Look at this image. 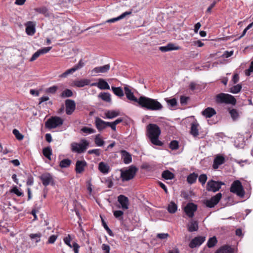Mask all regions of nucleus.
Instances as JSON below:
<instances>
[{
  "mask_svg": "<svg viewBox=\"0 0 253 253\" xmlns=\"http://www.w3.org/2000/svg\"><path fill=\"white\" fill-rule=\"evenodd\" d=\"M167 102L171 107H174L177 104V101L175 98L169 99L167 101Z\"/></svg>",
  "mask_w": 253,
  "mask_h": 253,
  "instance_id": "obj_60",
  "label": "nucleus"
},
{
  "mask_svg": "<svg viewBox=\"0 0 253 253\" xmlns=\"http://www.w3.org/2000/svg\"><path fill=\"white\" fill-rule=\"evenodd\" d=\"M13 134L15 135V137L18 140H21L23 138V135L20 133L17 129H14L12 131Z\"/></svg>",
  "mask_w": 253,
  "mask_h": 253,
  "instance_id": "obj_48",
  "label": "nucleus"
},
{
  "mask_svg": "<svg viewBox=\"0 0 253 253\" xmlns=\"http://www.w3.org/2000/svg\"><path fill=\"white\" fill-rule=\"evenodd\" d=\"M82 143H78L77 142H73L71 144V149L72 152L78 153H83L86 149L87 146L89 143L86 140H82Z\"/></svg>",
  "mask_w": 253,
  "mask_h": 253,
  "instance_id": "obj_5",
  "label": "nucleus"
},
{
  "mask_svg": "<svg viewBox=\"0 0 253 253\" xmlns=\"http://www.w3.org/2000/svg\"><path fill=\"white\" fill-rule=\"evenodd\" d=\"M113 214L116 218L119 219H123L124 212L122 211H113Z\"/></svg>",
  "mask_w": 253,
  "mask_h": 253,
  "instance_id": "obj_50",
  "label": "nucleus"
},
{
  "mask_svg": "<svg viewBox=\"0 0 253 253\" xmlns=\"http://www.w3.org/2000/svg\"><path fill=\"white\" fill-rule=\"evenodd\" d=\"M198 176V174L194 172L191 173L187 176V181L191 184L194 183L196 181Z\"/></svg>",
  "mask_w": 253,
  "mask_h": 253,
  "instance_id": "obj_35",
  "label": "nucleus"
},
{
  "mask_svg": "<svg viewBox=\"0 0 253 253\" xmlns=\"http://www.w3.org/2000/svg\"><path fill=\"white\" fill-rule=\"evenodd\" d=\"M169 235L168 233H159L158 234L157 237L161 239H165L169 237Z\"/></svg>",
  "mask_w": 253,
  "mask_h": 253,
  "instance_id": "obj_63",
  "label": "nucleus"
},
{
  "mask_svg": "<svg viewBox=\"0 0 253 253\" xmlns=\"http://www.w3.org/2000/svg\"><path fill=\"white\" fill-rule=\"evenodd\" d=\"M87 163L84 160H78L75 166V171L77 173H82L84 171Z\"/></svg>",
  "mask_w": 253,
  "mask_h": 253,
  "instance_id": "obj_14",
  "label": "nucleus"
},
{
  "mask_svg": "<svg viewBox=\"0 0 253 253\" xmlns=\"http://www.w3.org/2000/svg\"><path fill=\"white\" fill-rule=\"evenodd\" d=\"M81 131L86 134H91L95 132V129L86 126H84L82 128Z\"/></svg>",
  "mask_w": 253,
  "mask_h": 253,
  "instance_id": "obj_46",
  "label": "nucleus"
},
{
  "mask_svg": "<svg viewBox=\"0 0 253 253\" xmlns=\"http://www.w3.org/2000/svg\"><path fill=\"white\" fill-rule=\"evenodd\" d=\"M137 170L135 167L130 166L128 169L122 170H121V177L122 181H128L132 179Z\"/></svg>",
  "mask_w": 253,
  "mask_h": 253,
  "instance_id": "obj_4",
  "label": "nucleus"
},
{
  "mask_svg": "<svg viewBox=\"0 0 253 253\" xmlns=\"http://www.w3.org/2000/svg\"><path fill=\"white\" fill-rule=\"evenodd\" d=\"M66 113L67 115H71L76 108L75 102L71 99H67L65 101Z\"/></svg>",
  "mask_w": 253,
  "mask_h": 253,
  "instance_id": "obj_12",
  "label": "nucleus"
},
{
  "mask_svg": "<svg viewBox=\"0 0 253 253\" xmlns=\"http://www.w3.org/2000/svg\"><path fill=\"white\" fill-rule=\"evenodd\" d=\"M242 89V85L240 84L234 85L230 88L229 91L232 93H237Z\"/></svg>",
  "mask_w": 253,
  "mask_h": 253,
  "instance_id": "obj_41",
  "label": "nucleus"
},
{
  "mask_svg": "<svg viewBox=\"0 0 253 253\" xmlns=\"http://www.w3.org/2000/svg\"><path fill=\"white\" fill-rule=\"evenodd\" d=\"M118 201L121 205V208L123 210L128 209L129 201L127 197L123 195H120L118 197Z\"/></svg>",
  "mask_w": 253,
  "mask_h": 253,
  "instance_id": "obj_18",
  "label": "nucleus"
},
{
  "mask_svg": "<svg viewBox=\"0 0 253 253\" xmlns=\"http://www.w3.org/2000/svg\"><path fill=\"white\" fill-rule=\"evenodd\" d=\"M197 210V206L193 203H189L185 207L184 211L189 217L194 216V212Z\"/></svg>",
  "mask_w": 253,
  "mask_h": 253,
  "instance_id": "obj_17",
  "label": "nucleus"
},
{
  "mask_svg": "<svg viewBox=\"0 0 253 253\" xmlns=\"http://www.w3.org/2000/svg\"><path fill=\"white\" fill-rule=\"evenodd\" d=\"M205 237L203 236H198L191 240L189 244L190 248L193 249L200 246L205 241Z\"/></svg>",
  "mask_w": 253,
  "mask_h": 253,
  "instance_id": "obj_13",
  "label": "nucleus"
},
{
  "mask_svg": "<svg viewBox=\"0 0 253 253\" xmlns=\"http://www.w3.org/2000/svg\"><path fill=\"white\" fill-rule=\"evenodd\" d=\"M221 198L222 194L218 193L215 196H212L210 199L206 200L204 204L208 208H213L218 203Z\"/></svg>",
  "mask_w": 253,
  "mask_h": 253,
  "instance_id": "obj_9",
  "label": "nucleus"
},
{
  "mask_svg": "<svg viewBox=\"0 0 253 253\" xmlns=\"http://www.w3.org/2000/svg\"><path fill=\"white\" fill-rule=\"evenodd\" d=\"M105 115L108 119H113L119 116V113L115 111H108Z\"/></svg>",
  "mask_w": 253,
  "mask_h": 253,
  "instance_id": "obj_40",
  "label": "nucleus"
},
{
  "mask_svg": "<svg viewBox=\"0 0 253 253\" xmlns=\"http://www.w3.org/2000/svg\"><path fill=\"white\" fill-rule=\"evenodd\" d=\"M45 102L46 105H51L52 102L49 100V98L47 96H43L39 99V105H43V103Z\"/></svg>",
  "mask_w": 253,
  "mask_h": 253,
  "instance_id": "obj_34",
  "label": "nucleus"
},
{
  "mask_svg": "<svg viewBox=\"0 0 253 253\" xmlns=\"http://www.w3.org/2000/svg\"><path fill=\"white\" fill-rule=\"evenodd\" d=\"M94 124L97 129L99 131H101L108 127V122H105L98 117H96Z\"/></svg>",
  "mask_w": 253,
  "mask_h": 253,
  "instance_id": "obj_16",
  "label": "nucleus"
},
{
  "mask_svg": "<svg viewBox=\"0 0 253 253\" xmlns=\"http://www.w3.org/2000/svg\"><path fill=\"white\" fill-rule=\"evenodd\" d=\"M72 161L68 159H65L62 160L59 164V166L61 168L69 167L71 164Z\"/></svg>",
  "mask_w": 253,
  "mask_h": 253,
  "instance_id": "obj_39",
  "label": "nucleus"
},
{
  "mask_svg": "<svg viewBox=\"0 0 253 253\" xmlns=\"http://www.w3.org/2000/svg\"><path fill=\"white\" fill-rule=\"evenodd\" d=\"M122 158L123 162L126 164H129L132 161L131 155L125 150L121 151Z\"/></svg>",
  "mask_w": 253,
  "mask_h": 253,
  "instance_id": "obj_24",
  "label": "nucleus"
},
{
  "mask_svg": "<svg viewBox=\"0 0 253 253\" xmlns=\"http://www.w3.org/2000/svg\"><path fill=\"white\" fill-rule=\"evenodd\" d=\"M187 227L188 230L190 232L196 231L199 228L198 222L193 220H191L187 225Z\"/></svg>",
  "mask_w": 253,
  "mask_h": 253,
  "instance_id": "obj_27",
  "label": "nucleus"
},
{
  "mask_svg": "<svg viewBox=\"0 0 253 253\" xmlns=\"http://www.w3.org/2000/svg\"><path fill=\"white\" fill-rule=\"evenodd\" d=\"M35 10L39 13L43 14L45 16L48 17L50 15L47 8L44 6L35 8Z\"/></svg>",
  "mask_w": 253,
  "mask_h": 253,
  "instance_id": "obj_32",
  "label": "nucleus"
},
{
  "mask_svg": "<svg viewBox=\"0 0 253 253\" xmlns=\"http://www.w3.org/2000/svg\"><path fill=\"white\" fill-rule=\"evenodd\" d=\"M94 142L98 146H102L104 144V141L100 138L99 134L95 136Z\"/></svg>",
  "mask_w": 253,
  "mask_h": 253,
  "instance_id": "obj_45",
  "label": "nucleus"
},
{
  "mask_svg": "<svg viewBox=\"0 0 253 253\" xmlns=\"http://www.w3.org/2000/svg\"><path fill=\"white\" fill-rule=\"evenodd\" d=\"M230 191L240 197H244L245 195V191L242 183L238 180H236L232 183L230 187Z\"/></svg>",
  "mask_w": 253,
  "mask_h": 253,
  "instance_id": "obj_6",
  "label": "nucleus"
},
{
  "mask_svg": "<svg viewBox=\"0 0 253 253\" xmlns=\"http://www.w3.org/2000/svg\"><path fill=\"white\" fill-rule=\"evenodd\" d=\"M102 249L105 253H109L110 248L109 245L103 244L102 246Z\"/></svg>",
  "mask_w": 253,
  "mask_h": 253,
  "instance_id": "obj_62",
  "label": "nucleus"
},
{
  "mask_svg": "<svg viewBox=\"0 0 253 253\" xmlns=\"http://www.w3.org/2000/svg\"><path fill=\"white\" fill-rule=\"evenodd\" d=\"M112 89L114 93L119 97H123L124 95V92L120 87H112Z\"/></svg>",
  "mask_w": 253,
  "mask_h": 253,
  "instance_id": "obj_37",
  "label": "nucleus"
},
{
  "mask_svg": "<svg viewBox=\"0 0 253 253\" xmlns=\"http://www.w3.org/2000/svg\"><path fill=\"white\" fill-rule=\"evenodd\" d=\"M98 169L101 172L104 174H106L109 172L110 167L107 164L103 162H101L99 163Z\"/></svg>",
  "mask_w": 253,
  "mask_h": 253,
  "instance_id": "obj_26",
  "label": "nucleus"
},
{
  "mask_svg": "<svg viewBox=\"0 0 253 253\" xmlns=\"http://www.w3.org/2000/svg\"><path fill=\"white\" fill-rule=\"evenodd\" d=\"M26 32L29 35H32V21H28L25 24Z\"/></svg>",
  "mask_w": 253,
  "mask_h": 253,
  "instance_id": "obj_49",
  "label": "nucleus"
},
{
  "mask_svg": "<svg viewBox=\"0 0 253 253\" xmlns=\"http://www.w3.org/2000/svg\"><path fill=\"white\" fill-rule=\"evenodd\" d=\"M225 162V158L221 155L217 156L214 159L212 167L214 169H217L219 166Z\"/></svg>",
  "mask_w": 253,
  "mask_h": 253,
  "instance_id": "obj_22",
  "label": "nucleus"
},
{
  "mask_svg": "<svg viewBox=\"0 0 253 253\" xmlns=\"http://www.w3.org/2000/svg\"><path fill=\"white\" fill-rule=\"evenodd\" d=\"M216 113L214 109L211 107H208L202 112V114L206 118H211Z\"/></svg>",
  "mask_w": 253,
  "mask_h": 253,
  "instance_id": "obj_23",
  "label": "nucleus"
},
{
  "mask_svg": "<svg viewBox=\"0 0 253 253\" xmlns=\"http://www.w3.org/2000/svg\"><path fill=\"white\" fill-rule=\"evenodd\" d=\"M63 120L59 117H52L46 122L45 126L49 129L56 128L63 124Z\"/></svg>",
  "mask_w": 253,
  "mask_h": 253,
  "instance_id": "obj_7",
  "label": "nucleus"
},
{
  "mask_svg": "<svg viewBox=\"0 0 253 253\" xmlns=\"http://www.w3.org/2000/svg\"><path fill=\"white\" fill-rule=\"evenodd\" d=\"M231 117L234 120H236L239 117V114L237 111L235 109H232L229 111Z\"/></svg>",
  "mask_w": 253,
  "mask_h": 253,
  "instance_id": "obj_47",
  "label": "nucleus"
},
{
  "mask_svg": "<svg viewBox=\"0 0 253 253\" xmlns=\"http://www.w3.org/2000/svg\"><path fill=\"white\" fill-rule=\"evenodd\" d=\"M199 182L202 185H204L207 180V176L205 174H201L198 179Z\"/></svg>",
  "mask_w": 253,
  "mask_h": 253,
  "instance_id": "obj_52",
  "label": "nucleus"
},
{
  "mask_svg": "<svg viewBox=\"0 0 253 253\" xmlns=\"http://www.w3.org/2000/svg\"><path fill=\"white\" fill-rule=\"evenodd\" d=\"M43 155L48 160H51V155L52 154L51 149L50 147H46L43 149Z\"/></svg>",
  "mask_w": 253,
  "mask_h": 253,
  "instance_id": "obj_38",
  "label": "nucleus"
},
{
  "mask_svg": "<svg viewBox=\"0 0 253 253\" xmlns=\"http://www.w3.org/2000/svg\"><path fill=\"white\" fill-rule=\"evenodd\" d=\"M63 240H64V243L67 245H68L71 248H73L75 253H79V248L80 247L78 245V244L76 242H74L73 243V245H71L70 244L71 236L69 234H68L67 237H65L64 238Z\"/></svg>",
  "mask_w": 253,
  "mask_h": 253,
  "instance_id": "obj_19",
  "label": "nucleus"
},
{
  "mask_svg": "<svg viewBox=\"0 0 253 253\" xmlns=\"http://www.w3.org/2000/svg\"><path fill=\"white\" fill-rule=\"evenodd\" d=\"M99 97L106 102H110L111 99L110 94L109 93H101L99 94Z\"/></svg>",
  "mask_w": 253,
  "mask_h": 253,
  "instance_id": "obj_42",
  "label": "nucleus"
},
{
  "mask_svg": "<svg viewBox=\"0 0 253 253\" xmlns=\"http://www.w3.org/2000/svg\"><path fill=\"white\" fill-rule=\"evenodd\" d=\"M73 95V92L71 89H66L64 90L61 94V96L63 98L70 97Z\"/></svg>",
  "mask_w": 253,
  "mask_h": 253,
  "instance_id": "obj_43",
  "label": "nucleus"
},
{
  "mask_svg": "<svg viewBox=\"0 0 253 253\" xmlns=\"http://www.w3.org/2000/svg\"><path fill=\"white\" fill-rule=\"evenodd\" d=\"M131 13H132L131 11H126V12H124L123 13H122L121 15H120L119 16H118V17H117L116 18H114L110 19L108 20L106 22H108V23L115 22L117 21H118L119 20L123 19L126 15H130L131 14Z\"/></svg>",
  "mask_w": 253,
  "mask_h": 253,
  "instance_id": "obj_30",
  "label": "nucleus"
},
{
  "mask_svg": "<svg viewBox=\"0 0 253 253\" xmlns=\"http://www.w3.org/2000/svg\"><path fill=\"white\" fill-rule=\"evenodd\" d=\"M57 87L56 86H53L46 89V91L48 93H54L57 90Z\"/></svg>",
  "mask_w": 253,
  "mask_h": 253,
  "instance_id": "obj_61",
  "label": "nucleus"
},
{
  "mask_svg": "<svg viewBox=\"0 0 253 253\" xmlns=\"http://www.w3.org/2000/svg\"><path fill=\"white\" fill-rule=\"evenodd\" d=\"M89 84V80H75L73 85L77 87H83Z\"/></svg>",
  "mask_w": 253,
  "mask_h": 253,
  "instance_id": "obj_31",
  "label": "nucleus"
},
{
  "mask_svg": "<svg viewBox=\"0 0 253 253\" xmlns=\"http://www.w3.org/2000/svg\"><path fill=\"white\" fill-rule=\"evenodd\" d=\"M199 124L197 122H193L191 124L190 133L194 137H196L199 135Z\"/></svg>",
  "mask_w": 253,
  "mask_h": 253,
  "instance_id": "obj_25",
  "label": "nucleus"
},
{
  "mask_svg": "<svg viewBox=\"0 0 253 253\" xmlns=\"http://www.w3.org/2000/svg\"><path fill=\"white\" fill-rule=\"evenodd\" d=\"M102 223L105 229L107 231V233L111 236H113L114 234L111 229L109 228L106 223L104 221V220L102 219Z\"/></svg>",
  "mask_w": 253,
  "mask_h": 253,
  "instance_id": "obj_51",
  "label": "nucleus"
},
{
  "mask_svg": "<svg viewBox=\"0 0 253 253\" xmlns=\"http://www.w3.org/2000/svg\"><path fill=\"white\" fill-rule=\"evenodd\" d=\"M178 143L176 140L172 141L169 144V147L172 150H176L178 148Z\"/></svg>",
  "mask_w": 253,
  "mask_h": 253,
  "instance_id": "obj_53",
  "label": "nucleus"
},
{
  "mask_svg": "<svg viewBox=\"0 0 253 253\" xmlns=\"http://www.w3.org/2000/svg\"><path fill=\"white\" fill-rule=\"evenodd\" d=\"M167 45L169 51L173 50H178L180 49V46H176L174 44L172 43H168Z\"/></svg>",
  "mask_w": 253,
  "mask_h": 253,
  "instance_id": "obj_57",
  "label": "nucleus"
},
{
  "mask_svg": "<svg viewBox=\"0 0 253 253\" xmlns=\"http://www.w3.org/2000/svg\"><path fill=\"white\" fill-rule=\"evenodd\" d=\"M252 73H253V60L251 62L249 68L245 71V75L247 76H250Z\"/></svg>",
  "mask_w": 253,
  "mask_h": 253,
  "instance_id": "obj_54",
  "label": "nucleus"
},
{
  "mask_svg": "<svg viewBox=\"0 0 253 253\" xmlns=\"http://www.w3.org/2000/svg\"><path fill=\"white\" fill-rule=\"evenodd\" d=\"M217 241L215 237L210 238L207 243V246L209 248L213 247L217 243Z\"/></svg>",
  "mask_w": 253,
  "mask_h": 253,
  "instance_id": "obj_44",
  "label": "nucleus"
},
{
  "mask_svg": "<svg viewBox=\"0 0 253 253\" xmlns=\"http://www.w3.org/2000/svg\"><path fill=\"white\" fill-rule=\"evenodd\" d=\"M177 210V206L173 202H171L168 205V211L170 213H175Z\"/></svg>",
  "mask_w": 253,
  "mask_h": 253,
  "instance_id": "obj_36",
  "label": "nucleus"
},
{
  "mask_svg": "<svg viewBox=\"0 0 253 253\" xmlns=\"http://www.w3.org/2000/svg\"><path fill=\"white\" fill-rule=\"evenodd\" d=\"M139 105L150 110H160L163 108L162 104L157 100L144 96L139 97Z\"/></svg>",
  "mask_w": 253,
  "mask_h": 253,
  "instance_id": "obj_2",
  "label": "nucleus"
},
{
  "mask_svg": "<svg viewBox=\"0 0 253 253\" xmlns=\"http://www.w3.org/2000/svg\"><path fill=\"white\" fill-rule=\"evenodd\" d=\"M215 101L217 104H226L235 105L236 103L235 98L229 94L220 93L217 94L214 98Z\"/></svg>",
  "mask_w": 253,
  "mask_h": 253,
  "instance_id": "obj_3",
  "label": "nucleus"
},
{
  "mask_svg": "<svg viewBox=\"0 0 253 253\" xmlns=\"http://www.w3.org/2000/svg\"><path fill=\"white\" fill-rule=\"evenodd\" d=\"M52 48L51 46L45 47L39 49L34 54H33V61L36 60L41 55L45 54L49 52Z\"/></svg>",
  "mask_w": 253,
  "mask_h": 253,
  "instance_id": "obj_21",
  "label": "nucleus"
},
{
  "mask_svg": "<svg viewBox=\"0 0 253 253\" xmlns=\"http://www.w3.org/2000/svg\"><path fill=\"white\" fill-rule=\"evenodd\" d=\"M162 176L164 179L167 180L172 179L174 177V174L168 170L164 171L162 174Z\"/></svg>",
  "mask_w": 253,
  "mask_h": 253,
  "instance_id": "obj_33",
  "label": "nucleus"
},
{
  "mask_svg": "<svg viewBox=\"0 0 253 253\" xmlns=\"http://www.w3.org/2000/svg\"><path fill=\"white\" fill-rule=\"evenodd\" d=\"M89 154H94L96 156H99L101 153V150L99 149L89 150L88 151Z\"/></svg>",
  "mask_w": 253,
  "mask_h": 253,
  "instance_id": "obj_56",
  "label": "nucleus"
},
{
  "mask_svg": "<svg viewBox=\"0 0 253 253\" xmlns=\"http://www.w3.org/2000/svg\"><path fill=\"white\" fill-rule=\"evenodd\" d=\"M41 180L42 181L43 185L45 186H47L50 183H52L53 178L52 176L48 173L42 174L40 176Z\"/></svg>",
  "mask_w": 253,
  "mask_h": 253,
  "instance_id": "obj_20",
  "label": "nucleus"
},
{
  "mask_svg": "<svg viewBox=\"0 0 253 253\" xmlns=\"http://www.w3.org/2000/svg\"><path fill=\"white\" fill-rule=\"evenodd\" d=\"M11 192L14 193L18 196H21L23 193L20 192L16 186L14 187L11 190Z\"/></svg>",
  "mask_w": 253,
  "mask_h": 253,
  "instance_id": "obj_58",
  "label": "nucleus"
},
{
  "mask_svg": "<svg viewBox=\"0 0 253 253\" xmlns=\"http://www.w3.org/2000/svg\"><path fill=\"white\" fill-rule=\"evenodd\" d=\"M124 90L125 94L127 97V98L132 101H134L135 102H137L139 104V98L137 99L135 97L133 94V93L131 91V89L129 88V86L126 85L124 87Z\"/></svg>",
  "mask_w": 253,
  "mask_h": 253,
  "instance_id": "obj_15",
  "label": "nucleus"
},
{
  "mask_svg": "<svg viewBox=\"0 0 253 253\" xmlns=\"http://www.w3.org/2000/svg\"><path fill=\"white\" fill-rule=\"evenodd\" d=\"M84 66V63L82 60H80L77 65L74 66L71 69H69L66 71L64 73L59 75V78H66L67 75L70 74H73L76 71L81 69Z\"/></svg>",
  "mask_w": 253,
  "mask_h": 253,
  "instance_id": "obj_11",
  "label": "nucleus"
},
{
  "mask_svg": "<svg viewBox=\"0 0 253 253\" xmlns=\"http://www.w3.org/2000/svg\"><path fill=\"white\" fill-rule=\"evenodd\" d=\"M57 238V236L53 235L50 236L49 238L47 243L48 244H53Z\"/></svg>",
  "mask_w": 253,
  "mask_h": 253,
  "instance_id": "obj_59",
  "label": "nucleus"
},
{
  "mask_svg": "<svg viewBox=\"0 0 253 253\" xmlns=\"http://www.w3.org/2000/svg\"><path fill=\"white\" fill-rule=\"evenodd\" d=\"M147 134L151 142L157 146H162L163 143L159 140L161 134L160 127L156 124H150L147 126Z\"/></svg>",
  "mask_w": 253,
  "mask_h": 253,
  "instance_id": "obj_1",
  "label": "nucleus"
},
{
  "mask_svg": "<svg viewBox=\"0 0 253 253\" xmlns=\"http://www.w3.org/2000/svg\"><path fill=\"white\" fill-rule=\"evenodd\" d=\"M110 69L109 64L104 65L103 66L96 67L91 71V74L95 76L97 74L101 75L107 73Z\"/></svg>",
  "mask_w": 253,
  "mask_h": 253,
  "instance_id": "obj_10",
  "label": "nucleus"
},
{
  "mask_svg": "<svg viewBox=\"0 0 253 253\" xmlns=\"http://www.w3.org/2000/svg\"><path fill=\"white\" fill-rule=\"evenodd\" d=\"M42 235L41 233H36L35 234H33V241L35 242L36 243H37L41 241V237Z\"/></svg>",
  "mask_w": 253,
  "mask_h": 253,
  "instance_id": "obj_55",
  "label": "nucleus"
},
{
  "mask_svg": "<svg viewBox=\"0 0 253 253\" xmlns=\"http://www.w3.org/2000/svg\"><path fill=\"white\" fill-rule=\"evenodd\" d=\"M224 183L221 181H216L213 180H209L207 184V190L208 191L215 192L218 191Z\"/></svg>",
  "mask_w": 253,
  "mask_h": 253,
  "instance_id": "obj_8",
  "label": "nucleus"
},
{
  "mask_svg": "<svg viewBox=\"0 0 253 253\" xmlns=\"http://www.w3.org/2000/svg\"><path fill=\"white\" fill-rule=\"evenodd\" d=\"M188 99L189 97L182 96L180 98V103L182 105L186 104Z\"/></svg>",
  "mask_w": 253,
  "mask_h": 253,
  "instance_id": "obj_64",
  "label": "nucleus"
},
{
  "mask_svg": "<svg viewBox=\"0 0 253 253\" xmlns=\"http://www.w3.org/2000/svg\"><path fill=\"white\" fill-rule=\"evenodd\" d=\"M216 253H234V250L230 246H224L218 249Z\"/></svg>",
  "mask_w": 253,
  "mask_h": 253,
  "instance_id": "obj_29",
  "label": "nucleus"
},
{
  "mask_svg": "<svg viewBox=\"0 0 253 253\" xmlns=\"http://www.w3.org/2000/svg\"><path fill=\"white\" fill-rule=\"evenodd\" d=\"M91 85H97L99 88L102 89L110 88L109 84L107 82H105L104 80H99V82L98 83H93L91 84Z\"/></svg>",
  "mask_w": 253,
  "mask_h": 253,
  "instance_id": "obj_28",
  "label": "nucleus"
}]
</instances>
